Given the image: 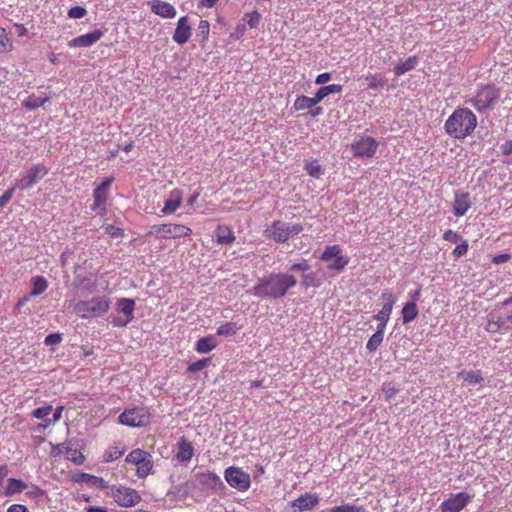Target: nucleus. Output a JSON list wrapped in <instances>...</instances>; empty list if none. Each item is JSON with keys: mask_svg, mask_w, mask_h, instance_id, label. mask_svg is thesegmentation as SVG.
I'll return each instance as SVG.
<instances>
[{"mask_svg": "<svg viewBox=\"0 0 512 512\" xmlns=\"http://www.w3.org/2000/svg\"><path fill=\"white\" fill-rule=\"evenodd\" d=\"M296 285V277L288 272L270 273L259 278L250 293L261 299H281Z\"/></svg>", "mask_w": 512, "mask_h": 512, "instance_id": "obj_1", "label": "nucleus"}, {"mask_svg": "<svg viewBox=\"0 0 512 512\" xmlns=\"http://www.w3.org/2000/svg\"><path fill=\"white\" fill-rule=\"evenodd\" d=\"M477 127V117L468 108H457L445 121V132L459 140L472 135Z\"/></svg>", "mask_w": 512, "mask_h": 512, "instance_id": "obj_2", "label": "nucleus"}, {"mask_svg": "<svg viewBox=\"0 0 512 512\" xmlns=\"http://www.w3.org/2000/svg\"><path fill=\"white\" fill-rule=\"evenodd\" d=\"M110 307V299L96 296L89 300L78 301L74 306L75 313L82 319L103 316Z\"/></svg>", "mask_w": 512, "mask_h": 512, "instance_id": "obj_3", "label": "nucleus"}, {"mask_svg": "<svg viewBox=\"0 0 512 512\" xmlns=\"http://www.w3.org/2000/svg\"><path fill=\"white\" fill-rule=\"evenodd\" d=\"M499 97V90L493 85H481L478 87L476 94L467 99L465 103L473 106L478 112H483L492 108Z\"/></svg>", "mask_w": 512, "mask_h": 512, "instance_id": "obj_4", "label": "nucleus"}, {"mask_svg": "<svg viewBox=\"0 0 512 512\" xmlns=\"http://www.w3.org/2000/svg\"><path fill=\"white\" fill-rule=\"evenodd\" d=\"M303 231L301 224H291L284 221H274L267 229V237L278 243H285L291 237Z\"/></svg>", "mask_w": 512, "mask_h": 512, "instance_id": "obj_5", "label": "nucleus"}, {"mask_svg": "<svg viewBox=\"0 0 512 512\" xmlns=\"http://www.w3.org/2000/svg\"><path fill=\"white\" fill-rule=\"evenodd\" d=\"M49 172V168L42 164L37 163L20 173L18 179L14 183L15 187L19 190L25 191L36 185L43 179Z\"/></svg>", "mask_w": 512, "mask_h": 512, "instance_id": "obj_6", "label": "nucleus"}, {"mask_svg": "<svg viewBox=\"0 0 512 512\" xmlns=\"http://www.w3.org/2000/svg\"><path fill=\"white\" fill-rule=\"evenodd\" d=\"M192 230L182 224L153 225L149 234L161 239L188 237Z\"/></svg>", "mask_w": 512, "mask_h": 512, "instance_id": "obj_7", "label": "nucleus"}, {"mask_svg": "<svg viewBox=\"0 0 512 512\" xmlns=\"http://www.w3.org/2000/svg\"><path fill=\"white\" fill-rule=\"evenodd\" d=\"M320 259L328 263L327 268L333 271H342L349 263V258L342 254L339 245L326 246Z\"/></svg>", "mask_w": 512, "mask_h": 512, "instance_id": "obj_8", "label": "nucleus"}, {"mask_svg": "<svg viewBox=\"0 0 512 512\" xmlns=\"http://www.w3.org/2000/svg\"><path fill=\"white\" fill-rule=\"evenodd\" d=\"M226 482L234 489L245 492L250 488V475L243 471L240 467L230 466L224 471Z\"/></svg>", "mask_w": 512, "mask_h": 512, "instance_id": "obj_9", "label": "nucleus"}, {"mask_svg": "<svg viewBox=\"0 0 512 512\" xmlns=\"http://www.w3.org/2000/svg\"><path fill=\"white\" fill-rule=\"evenodd\" d=\"M118 421L120 424L129 427H144L150 422V415L144 408H131L123 411Z\"/></svg>", "mask_w": 512, "mask_h": 512, "instance_id": "obj_10", "label": "nucleus"}, {"mask_svg": "<svg viewBox=\"0 0 512 512\" xmlns=\"http://www.w3.org/2000/svg\"><path fill=\"white\" fill-rule=\"evenodd\" d=\"M126 462L137 466V475L146 477L152 470V456L141 449L132 450L126 457Z\"/></svg>", "mask_w": 512, "mask_h": 512, "instance_id": "obj_11", "label": "nucleus"}, {"mask_svg": "<svg viewBox=\"0 0 512 512\" xmlns=\"http://www.w3.org/2000/svg\"><path fill=\"white\" fill-rule=\"evenodd\" d=\"M114 501L121 507H134L141 501L140 494L132 488L118 486L112 488Z\"/></svg>", "mask_w": 512, "mask_h": 512, "instance_id": "obj_12", "label": "nucleus"}, {"mask_svg": "<svg viewBox=\"0 0 512 512\" xmlns=\"http://www.w3.org/2000/svg\"><path fill=\"white\" fill-rule=\"evenodd\" d=\"M113 182V178H106L98 187L93 191L94 203L91 207L99 215L106 213V201L108 197V191Z\"/></svg>", "mask_w": 512, "mask_h": 512, "instance_id": "obj_13", "label": "nucleus"}, {"mask_svg": "<svg viewBox=\"0 0 512 512\" xmlns=\"http://www.w3.org/2000/svg\"><path fill=\"white\" fill-rule=\"evenodd\" d=\"M377 148L378 143L374 138L369 136H362L351 145L354 155L361 158L372 157L376 153Z\"/></svg>", "mask_w": 512, "mask_h": 512, "instance_id": "obj_14", "label": "nucleus"}, {"mask_svg": "<svg viewBox=\"0 0 512 512\" xmlns=\"http://www.w3.org/2000/svg\"><path fill=\"white\" fill-rule=\"evenodd\" d=\"M472 500V496L466 492L452 494L440 505L441 512H460Z\"/></svg>", "mask_w": 512, "mask_h": 512, "instance_id": "obj_15", "label": "nucleus"}, {"mask_svg": "<svg viewBox=\"0 0 512 512\" xmlns=\"http://www.w3.org/2000/svg\"><path fill=\"white\" fill-rule=\"evenodd\" d=\"M192 35V27L190 25L189 17L182 16L178 19L172 39L178 45L186 44Z\"/></svg>", "mask_w": 512, "mask_h": 512, "instance_id": "obj_16", "label": "nucleus"}, {"mask_svg": "<svg viewBox=\"0 0 512 512\" xmlns=\"http://www.w3.org/2000/svg\"><path fill=\"white\" fill-rule=\"evenodd\" d=\"M198 483L205 489L218 492L224 488V483L221 478L214 472H202L196 474Z\"/></svg>", "mask_w": 512, "mask_h": 512, "instance_id": "obj_17", "label": "nucleus"}, {"mask_svg": "<svg viewBox=\"0 0 512 512\" xmlns=\"http://www.w3.org/2000/svg\"><path fill=\"white\" fill-rule=\"evenodd\" d=\"M148 4L151 11L162 18L173 19L177 14L176 8L168 2L162 0H151Z\"/></svg>", "mask_w": 512, "mask_h": 512, "instance_id": "obj_18", "label": "nucleus"}, {"mask_svg": "<svg viewBox=\"0 0 512 512\" xmlns=\"http://www.w3.org/2000/svg\"><path fill=\"white\" fill-rule=\"evenodd\" d=\"M471 200L469 193L456 192L452 205V212L456 217L464 216L471 208Z\"/></svg>", "mask_w": 512, "mask_h": 512, "instance_id": "obj_19", "label": "nucleus"}, {"mask_svg": "<svg viewBox=\"0 0 512 512\" xmlns=\"http://www.w3.org/2000/svg\"><path fill=\"white\" fill-rule=\"evenodd\" d=\"M183 193L179 189H173L164 202L161 213L164 215L173 214L182 204Z\"/></svg>", "mask_w": 512, "mask_h": 512, "instance_id": "obj_20", "label": "nucleus"}, {"mask_svg": "<svg viewBox=\"0 0 512 512\" xmlns=\"http://www.w3.org/2000/svg\"><path fill=\"white\" fill-rule=\"evenodd\" d=\"M103 36V32L100 30H94L90 33L80 35L69 41L70 47H90L99 41Z\"/></svg>", "mask_w": 512, "mask_h": 512, "instance_id": "obj_21", "label": "nucleus"}, {"mask_svg": "<svg viewBox=\"0 0 512 512\" xmlns=\"http://www.w3.org/2000/svg\"><path fill=\"white\" fill-rule=\"evenodd\" d=\"M76 285L86 291L89 294L96 292L97 290V281L93 274H76L75 276Z\"/></svg>", "mask_w": 512, "mask_h": 512, "instance_id": "obj_22", "label": "nucleus"}, {"mask_svg": "<svg viewBox=\"0 0 512 512\" xmlns=\"http://www.w3.org/2000/svg\"><path fill=\"white\" fill-rule=\"evenodd\" d=\"M74 481L77 483H86L89 486L96 487L99 489H106L107 482L101 478L88 473H79L74 476Z\"/></svg>", "mask_w": 512, "mask_h": 512, "instance_id": "obj_23", "label": "nucleus"}, {"mask_svg": "<svg viewBox=\"0 0 512 512\" xmlns=\"http://www.w3.org/2000/svg\"><path fill=\"white\" fill-rule=\"evenodd\" d=\"M457 377L462 379L463 382L468 386L482 385L484 381L483 374L480 370H464L459 372Z\"/></svg>", "mask_w": 512, "mask_h": 512, "instance_id": "obj_24", "label": "nucleus"}, {"mask_svg": "<svg viewBox=\"0 0 512 512\" xmlns=\"http://www.w3.org/2000/svg\"><path fill=\"white\" fill-rule=\"evenodd\" d=\"M178 452L176 458L180 462H189L194 454V448L192 444L186 439L182 438L178 442Z\"/></svg>", "mask_w": 512, "mask_h": 512, "instance_id": "obj_25", "label": "nucleus"}, {"mask_svg": "<svg viewBox=\"0 0 512 512\" xmlns=\"http://www.w3.org/2000/svg\"><path fill=\"white\" fill-rule=\"evenodd\" d=\"M135 300L130 298H119L116 302V311L125 317L134 319Z\"/></svg>", "mask_w": 512, "mask_h": 512, "instance_id": "obj_26", "label": "nucleus"}, {"mask_svg": "<svg viewBox=\"0 0 512 512\" xmlns=\"http://www.w3.org/2000/svg\"><path fill=\"white\" fill-rule=\"evenodd\" d=\"M217 242L222 245L231 244L235 240L234 232L228 226L219 225L215 230Z\"/></svg>", "mask_w": 512, "mask_h": 512, "instance_id": "obj_27", "label": "nucleus"}, {"mask_svg": "<svg viewBox=\"0 0 512 512\" xmlns=\"http://www.w3.org/2000/svg\"><path fill=\"white\" fill-rule=\"evenodd\" d=\"M419 63V59L417 56H410L404 62L397 63L394 67V72L397 76H401L406 72H409L416 68Z\"/></svg>", "mask_w": 512, "mask_h": 512, "instance_id": "obj_28", "label": "nucleus"}, {"mask_svg": "<svg viewBox=\"0 0 512 512\" xmlns=\"http://www.w3.org/2000/svg\"><path fill=\"white\" fill-rule=\"evenodd\" d=\"M217 346V340L214 336H207L200 338L195 346V350L198 353H208Z\"/></svg>", "mask_w": 512, "mask_h": 512, "instance_id": "obj_29", "label": "nucleus"}, {"mask_svg": "<svg viewBox=\"0 0 512 512\" xmlns=\"http://www.w3.org/2000/svg\"><path fill=\"white\" fill-rule=\"evenodd\" d=\"M418 308L417 304L413 302H407L404 304L401 314H402V322L403 324H408L416 319L418 316Z\"/></svg>", "mask_w": 512, "mask_h": 512, "instance_id": "obj_30", "label": "nucleus"}, {"mask_svg": "<svg viewBox=\"0 0 512 512\" xmlns=\"http://www.w3.org/2000/svg\"><path fill=\"white\" fill-rule=\"evenodd\" d=\"M364 80L369 89L377 90L383 87L387 80L379 73H368L364 76Z\"/></svg>", "mask_w": 512, "mask_h": 512, "instance_id": "obj_31", "label": "nucleus"}, {"mask_svg": "<svg viewBox=\"0 0 512 512\" xmlns=\"http://www.w3.org/2000/svg\"><path fill=\"white\" fill-rule=\"evenodd\" d=\"M26 488L27 484L24 481L16 478H9L5 489V495L11 496L17 493H21Z\"/></svg>", "mask_w": 512, "mask_h": 512, "instance_id": "obj_32", "label": "nucleus"}, {"mask_svg": "<svg viewBox=\"0 0 512 512\" xmlns=\"http://www.w3.org/2000/svg\"><path fill=\"white\" fill-rule=\"evenodd\" d=\"M48 282L43 276H36L32 278V289L29 296H39L46 291Z\"/></svg>", "mask_w": 512, "mask_h": 512, "instance_id": "obj_33", "label": "nucleus"}, {"mask_svg": "<svg viewBox=\"0 0 512 512\" xmlns=\"http://www.w3.org/2000/svg\"><path fill=\"white\" fill-rule=\"evenodd\" d=\"M302 286L305 288L319 287L321 285V279L315 272H307L302 274Z\"/></svg>", "mask_w": 512, "mask_h": 512, "instance_id": "obj_34", "label": "nucleus"}, {"mask_svg": "<svg viewBox=\"0 0 512 512\" xmlns=\"http://www.w3.org/2000/svg\"><path fill=\"white\" fill-rule=\"evenodd\" d=\"M48 97H38L36 95H30L26 100L23 101L24 107L29 110H34L44 105L48 101Z\"/></svg>", "mask_w": 512, "mask_h": 512, "instance_id": "obj_35", "label": "nucleus"}, {"mask_svg": "<svg viewBox=\"0 0 512 512\" xmlns=\"http://www.w3.org/2000/svg\"><path fill=\"white\" fill-rule=\"evenodd\" d=\"M329 512H367V510L363 506H358L354 503H346L331 508Z\"/></svg>", "mask_w": 512, "mask_h": 512, "instance_id": "obj_36", "label": "nucleus"}, {"mask_svg": "<svg viewBox=\"0 0 512 512\" xmlns=\"http://www.w3.org/2000/svg\"><path fill=\"white\" fill-rule=\"evenodd\" d=\"M304 169L308 175L314 178H320V176L323 174V169L316 160L306 162Z\"/></svg>", "mask_w": 512, "mask_h": 512, "instance_id": "obj_37", "label": "nucleus"}, {"mask_svg": "<svg viewBox=\"0 0 512 512\" xmlns=\"http://www.w3.org/2000/svg\"><path fill=\"white\" fill-rule=\"evenodd\" d=\"M237 331H238V327H237L236 323L226 322V323L221 324L217 328V335L232 336V335H235Z\"/></svg>", "mask_w": 512, "mask_h": 512, "instance_id": "obj_38", "label": "nucleus"}, {"mask_svg": "<svg viewBox=\"0 0 512 512\" xmlns=\"http://www.w3.org/2000/svg\"><path fill=\"white\" fill-rule=\"evenodd\" d=\"M210 23L207 20H200L198 24L197 37L200 42H205L209 37Z\"/></svg>", "mask_w": 512, "mask_h": 512, "instance_id": "obj_39", "label": "nucleus"}, {"mask_svg": "<svg viewBox=\"0 0 512 512\" xmlns=\"http://www.w3.org/2000/svg\"><path fill=\"white\" fill-rule=\"evenodd\" d=\"M51 411H52L51 405L38 407L33 410L32 416L36 419H41L43 421H47L49 419L48 416L51 413Z\"/></svg>", "mask_w": 512, "mask_h": 512, "instance_id": "obj_40", "label": "nucleus"}, {"mask_svg": "<svg viewBox=\"0 0 512 512\" xmlns=\"http://www.w3.org/2000/svg\"><path fill=\"white\" fill-rule=\"evenodd\" d=\"M294 108L297 111L313 108V105L308 96H298L294 102Z\"/></svg>", "mask_w": 512, "mask_h": 512, "instance_id": "obj_41", "label": "nucleus"}, {"mask_svg": "<svg viewBox=\"0 0 512 512\" xmlns=\"http://www.w3.org/2000/svg\"><path fill=\"white\" fill-rule=\"evenodd\" d=\"M323 96V98H326L330 94H339L342 92L343 87L340 84H330L327 86H322L318 89Z\"/></svg>", "mask_w": 512, "mask_h": 512, "instance_id": "obj_42", "label": "nucleus"}, {"mask_svg": "<svg viewBox=\"0 0 512 512\" xmlns=\"http://www.w3.org/2000/svg\"><path fill=\"white\" fill-rule=\"evenodd\" d=\"M261 19V14L258 11H253L244 15L243 20L250 28H256Z\"/></svg>", "mask_w": 512, "mask_h": 512, "instance_id": "obj_43", "label": "nucleus"}, {"mask_svg": "<svg viewBox=\"0 0 512 512\" xmlns=\"http://www.w3.org/2000/svg\"><path fill=\"white\" fill-rule=\"evenodd\" d=\"M384 336L374 333L367 341L366 348L370 352L377 350L383 342Z\"/></svg>", "mask_w": 512, "mask_h": 512, "instance_id": "obj_44", "label": "nucleus"}, {"mask_svg": "<svg viewBox=\"0 0 512 512\" xmlns=\"http://www.w3.org/2000/svg\"><path fill=\"white\" fill-rule=\"evenodd\" d=\"M66 455L67 459L73 461L77 465H81L85 460L84 456L80 451H78L77 449H72L70 447L67 448Z\"/></svg>", "mask_w": 512, "mask_h": 512, "instance_id": "obj_45", "label": "nucleus"}, {"mask_svg": "<svg viewBox=\"0 0 512 512\" xmlns=\"http://www.w3.org/2000/svg\"><path fill=\"white\" fill-rule=\"evenodd\" d=\"M132 320L133 319L125 317L124 315H123V317H118V316H110L109 317V322L114 327H126L129 323L132 322Z\"/></svg>", "mask_w": 512, "mask_h": 512, "instance_id": "obj_46", "label": "nucleus"}, {"mask_svg": "<svg viewBox=\"0 0 512 512\" xmlns=\"http://www.w3.org/2000/svg\"><path fill=\"white\" fill-rule=\"evenodd\" d=\"M87 14V10L82 6H74L69 9L68 17L72 19H81Z\"/></svg>", "mask_w": 512, "mask_h": 512, "instance_id": "obj_47", "label": "nucleus"}, {"mask_svg": "<svg viewBox=\"0 0 512 512\" xmlns=\"http://www.w3.org/2000/svg\"><path fill=\"white\" fill-rule=\"evenodd\" d=\"M209 364V359H200L188 366V371L199 372Z\"/></svg>", "mask_w": 512, "mask_h": 512, "instance_id": "obj_48", "label": "nucleus"}, {"mask_svg": "<svg viewBox=\"0 0 512 512\" xmlns=\"http://www.w3.org/2000/svg\"><path fill=\"white\" fill-rule=\"evenodd\" d=\"M16 189L15 185H13L0 197V210L11 200Z\"/></svg>", "mask_w": 512, "mask_h": 512, "instance_id": "obj_49", "label": "nucleus"}, {"mask_svg": "<svg viewBox=\"0 0 512 512\" xmlns=\"http://www.w3.org/2000/svg\"><path fill=\"white\" fill-rule=\"evenodd\" d=\"M467 251H468V243L466 241H464L455 247L452 254L455 258H460V257L464 256L467 253Z\"/></svg>", "mask_w": 512, "mask_h": 512, "instance_id": "obj_50", "label": "nucleus"}, {"mask_svg": "<svg viewBox=\"0 0 512 512\" xmlns=\"http://www.w3.org/2000/svg\"><path fill=\"white\" fill-rule=\"evenodd\" d=\"M381 299H382L383 303H385V304H393L394 305L397 301V296L392 291L385 290L381 294Z\"/></svg>", "mask_w": 512, "mask_h": 512, "instance_id": "obj_51", "label": "nucleus"}, {"mask_svg": "<svg viewBox=\"0 0 512 512\" xmlns=\"http://www.w3.org/2000/svg\"><path fill=\"white\" fill-rule=\"evenodd\" d=\"M52 449L50 454L54 457L60 456L62 454H66L68 446H66L64 443L62 444H51Z\"/></svg>", "mask_w": 512, "mask_h": 512, "instance_id": "obj_52", "label": "nucleus"}, {"mask_svg": "<svg viewBox=\"0 0 512 512\" xmlns=\"http://www.w3.org/2000/svg\"><path fill=\"white\" fill-rule=\"evenodd\" d=\"M106 233L110 235L112 238H119L123 235V229L115 227L113 225H108L106 227Z\"/></svg>", "mask_w": 512, "mask_h": 512, "instance_id": "obj_53", "label": "nucleus"}, {"mask_svg": "<svg viewBox=\"0 0 512 512\" xmlns=\"http://www.w3.org/2000/svg\"><path fill=\"white\" fill-rule=\"evenodd\" d=\"M62 338L60 334L53 333L46 336L44 343L46 345H57L61 342Z\"/></svg>", "mask_w": 512, "mask_h": 512, "instance_id": "obj_54", "label": "nucleus"}, {"mask_svg": "<svg viewBox=\"0 0 512 512\" xmlns=\"http://www.w3.org/2000/svg\"><path fill=\"white\" fill-rule=\"evenodd\" d=\"M443 239L449 242L456 243L460 239V236L455 231L449 229L444 232Z\"/></svg>", "mask_w": 512, "mask_h": 512, "instance_id": "obj_55", "label": "nucleus"}, {"mask_svg": "<svg viewBox=\"0 0 512 512\" xmlns=\"http://www.w3.org/2000/svg\"><path fill=\"white\" fill-rule=\"evenodd\" d=\"M383 392L385 394V398L389 400L396 394L397 390L391 384H385L383 386Z\"/></svg>", "mask_w": 512, "mask_h": 512, "instance_id": "obj_56", "label": "nucleus"}, {"mask_svg": "<svg viewBox=\"0 0 512 512\" xmlns=\"http://www.w3.org/2000/svg\"><path fill=\"white\" fill-rule=\"evenodd\" d=\"M330 80H331V74L329 72H324V73L319 74L316 77L315 83L318 84V85H323V84L327 83Z\"/></svg>", "mask_w": 512, "mask_h": 512, "instance_id": "obj_57", "label": "nucleus"}, {"mask_svg": "<svg viewBox=\"0 0 512 512\" xmlns=\"http://www.w3.org/2000/svg\"><path fill=\"white\" fill-rule=\"evenodd\" d=\"M62 411H63L62 406L57 407L53 413V417L48 419V424H53V423L58 422L62 417Z\"/></svg>", "mask_w": 512, "mask_h": 512, "instance_id": "obj_58", "label": "nucleus"}, {"mask_svg": "<svg viewBox=\"0 0 512 512\" xmlns=\"http://www.w3.org/2000/svg\"><path fill=\"white\" fill-rule=\"evenodd\" d=\"M7 512H29V510L22 504H12L8 507Z\"/></svg>", "mask_w": 512, "mask_h": 512, "instance_id": "obj_59", "label": "nucleus"}, {"mask_svg": "<svg viewBox=\"0 0 512 512\" xmlns=\"http://www.w3.org/2000/svg\"><path fill=\"white\" fill-rule=\"evenodd\" d=\"M509 259H510V255L499 254V255L494 256L492 262L494 264H503V263H506L507 261H509Z\"/></svg>", "mask_w": 512, "mask_h": 512, "instance_id": "obj_60", "label": "nucleus"}, {"mask_svg": "<svg viewBox=\"0 0 512 512\" xmlns=\"http://www.w3.org/2000/svg\"><path fill=\"white\" fill-rule=\"evenodd\" d=\"M501 151L504 155L512 154V140H507L501 145Z\"/></svg>", "mask_w": 512, "mask_h": 512, "instance_id": "obj_61", "label": "nucleus"}, {"mask_svg": "<svg viewBox=\"0 0 512 512\" xmlns=\"http://www.w3.org/2000/svg\"><path fill=\"white\" fill-rule=\"evenodd\" d=\"M420 296H421V288L411 291L409 293L410 300L408 302H413V303L417 304V301L419 300Z\"/></svg>", "mask_w": 512, "mask_h": 512, "instance_id": "obj_62", "label": "nucleus"}, {"mask_svg": "<svg viewBox=\"0 0 512 512\" xmlns=\"http://www.w3.org/2000/svg\"><path fill=\"white\" fill-rule=\"evenodd\" d=\"M218 0H200L198 6L202 8H213Z\"/></svg>", "mask_w": 512, "mask_h": 512, "instance_id": "obj_63", "label": "nucleus"}, {"mask_svg": "<svg viewBox=\"0 0 512 512\" xmlns=\"http://www.w3.org/2000/svg\"><path fill=\"white\" fill-rule=\"evenodd\" d=\"M85 512H108L106 507L88 506L85 508Z\"/></svg>", "mask_w": 512, "mask_h": 512, "instance_id": "obj_64", "label": "nucleus"}]
</instances>
